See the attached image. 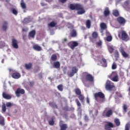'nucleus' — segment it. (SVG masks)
<instances>
[{
    "instance_id": "f704fd0d",
    "label": "nucleus",
    "mask_w": 130,
    "mask_h": 130,
    "mask_svg": "<svg viewBox=\"0 0 130 130\" xmlns=\"http://www.w3.org/2000/svg\"><path fill=\"white\" fill-rule=\"evenodd\" d=\"M92 37L94 39H96V38L98 37V34H97V32L94 31L92 33Z\"/></svg>"
},
{
    "instance_id": "dca6fc26",
    "label": "nucleus",
    "mask_w": 130,
    "mask_h": 130,
    "mask_svg": "<svg viewBox=\"0 0 130 130\" xmlns=\"http://www.w3.org/2000/svg\"><path fill=\"white\" fill-rule=\"evenodd\" d=\"M33 48L35 50H37V51H40L42 49L41 47L38 45H34Z\"/></svg>"
},
{
    "instance_id": "c756f323",
    "label": "nucleus",
    "mask_w": 130,
    "mask_h": 130,
    "mask_svg": "<svg viewBox=\"0 0 130 130\" xmlns=\"http://www.w3.org/2000/svg\"><path fill=\"white\" fill-rule=\"evenodd\" d=\"M111 115H112V110H109L106 113V116H107V117H109Z\"/></svg>"
},
{
    "instance_id": "f03ea898",
    "label": "nucleus",
    "mask_w": 130,
    "mask_h": 130,
    "mask_svg": "<svg viewBox=\"0 0 130 130\" xmlns=\"http://www.w3.org/2000/svg\"><path fill=\"white\" fill-rule=\"evenodd\" d=\"M98 52H94L93 54V55L95 57V58L93 57V58L96 60V61H99V62L98 63V64H101V63H102L101 60H102L104 63V64L103 65V67H107V61L105 59V58H103V56H98Z\"/></svg>"
},
{
    "instance_id": "a18cd8bd",
    "label": "nucleus",
    "mask_w": 130,
    "mask_h": 130,
    "mask_svg": "<svg viewBox=\"0 0 130 130\" xmlns=\"http://www.w3.org/2000/svg\"><path fill=\"white\" fill-rule=\"evenodd\" d=\"M6 106L7 107H12V106H13V104H12V103H6Z\"/></svg>"
},
{
    "instance_id": "5fc2aeb1",
    "label": "nucleus",
    "mask_w": 130,
    "mask_h": 130,
    "mask_svg": "<svg viewBox=\"0 0 130 130\" xmlns=\"http://www.w3.org/2000/svg\"><path fill=\"white\" fill-rule=\"evenodd\" d=\"M86 102L89 104L90 103V100H89V98L87 97L86 98Z\"/></svg>"
},
{
    "instance_id": "37998d69",
    "label": "nucleus",
    "mask_w": 130,
    "mask_h": 130,
    "mask_svg": "<svg viewBox=\"0 0 130 130\" xmlns=\"http://www.w3.org/2000/svg\"><path fill=\"white\" fill-rule=\"evenodd\" d=\"M2 110H3V111H4V112H6V111L7 110V108L6 107L5 104H3L2 105Z\"/></svg>"
},
{
    "instance_id": "4d7b16f0",
    "label": "nucleus",
    "mask_w": 130,
    "mask_h": 130,
    "mask_svg": "<svg viewBox=\"0 0 130 130\" xmlns=\"http://www.w3.org/2000/svg\"><path fill=\"white\" fill-rule=\"evenodd\" d=\"M121 0H116V5H117L119 2H120Z\"/></svg>"
},
{
    "instance_id": "7c9ffc66",
    "label": "nucleus",
    "mask_w": 130,
    "mask_h": 130,
    "mask_svg": "<svg viewBox=\"0 0 130 130\" xmlns=\"http://www.w3.org/2000/svg\"><path fill=\"white\" fill-rule=\"evenodd\" d=\"M31 19H30L29 18H25L23 21V24H27L28 23H29Z\"/></svg>"
},
{
    "instance_id": "5701e85b",
    "label": "nucleus",
    "mask_w": 130,
    "mask_h": 130,
    "mask_svg": "<svg viewBox=\"0 0 130 130\" xmlns=\"http://www.w3.org/2000/svg\"><path fill=\"white\" fill-rule=\"evenodd\" d=\"M61 121L60 122V130H67V127H68V126H67V124H63L62 125L60 124V123Z\"/></svg>"
},
{
    "instance_id": "f3484780",
    "label": "nucleus",
    "mask_w": 130,
    "mask_h": 130,
    "mask_svg": "<svg viewBox=\"0 0 130 130\" xmlns=\"http://www.w3.org/2000/svg\"><path fill=\"white\" fill-rule=\"evenodd\" d=\"M3 97L5 99L7 100L11 99V98H12V96L8 94L5 92H3Z\"/></svg>"
},
{
    "instance_id": "774afa93",
    "label": "nucleus",
    "mask_w": 130,
    "mask_h": 130,
    "mask_svg": "<svg viewBox=\"0 0 130 130\" xmlns=\"http://www.w3.org/2000/svg\"><path fill=\"white\" fill-rule=\"evenodd\" d=\"M118 37H119V38H120V34H119V35H118Z\"/></svg>"
},
{
    "instance_id": "bb28decb",
    "label": "nucleus",
    "mask_w": 130,
    "mask_h": 130,
    "mask_svg": "<svg viewBox=\"0 0 130 130\" xmlns=\"http://www.w3.org/2000/svg\"><path fill=\"white\" fill-rule=\"evenodd\" d=\"M20 6H21L22 9H23V10H24V9H26V4H25V3H24V0L21 1Z\"/></svg>"
},
{
    "instance_id": "39448f33",
    "label": "nucleus",
    "mask_w": 130,
    "mask_h": 130,
    "mask_svg": "<svg viewBox=\"0 0 130 130\" xmlns=\"http://www.w3.org/2000/svg\"><path fill=\"white\" fill-rule=\"evenodd\" d=\"M109 78L113 82H118L119 81L118 75L116 72H113L109 76Z\"/></svg>"
},
{
    "instance_id": "72a5a7b5",
    "label": "nucleus",
    "mask_w": 130,
    "mask_h": 130,
    "mask_svg": "<svg viewBox=\"0 0 130 130\" xmlns=\"http://www.w3.org/2000/svg\"><path fill=\"white\" fill-rule=\"evenodd\" d=\"M55 25H56V23L52 21L48 24V26L49 27H54Z\"/></svg>"
},
{
    "instance_id": "4be33fe9",
    "label": "nucleus",
    "mask_w": 130,
    "mask_h": 130,
    "mask_svg": "<svg viewBox=\"0 0 130 130\" xmlns=\"http://www.w3.org/2000/svg\"><path fill=\"white\" fill-rule=\"evenodd\" d=\"M53 67L55 68V69H58L60 67V63H59V62L56 61L53 63Z\"/></svg>"
},
{
    "instance_id": "cd10ccee",
    "label": "nucleus",
    "mask_w": 130,
    "mask_h": 130,
    "mask_svg": "<svg viewBox=\"0 0 130 130\" xmlns=\"http://www.w3.org/2000/svg\"><path fill=\"white\" fill-rule=\"evenodd\" d=\"M113 14L115 17H117L118 16H119V12H118V10H114L113 11Z\"/></svg>"
},
{
    "instance_id": "0e129e2a",
    "label": "nucleus",
    "mask_w": 130,
    "mask_h": 130,
    "mask_svg": "<svg viewBox=\"0 0 130 130\" xmlns=\"http://www.w3.org/2000/svg\"><path fill=\"white\" fill-rule=\"evenodd\" d=\"M97 114H98V111H96V114H95V115H97Z\"/></svg>"
},
{
    "instance_id": "c03bdc74",
    "label": "nucleus",
    "mask_w": 130,
    "mask_h": 130,
    "mask_svg": "<svg viewBox=\"0 0 130 130\" xmlns=\"http://www.w3.org/2000/svg\"><path fill=\"white\" fill-rule=\"evenodd\" d=\"M123 109L124 111V112H126V111H127V106H126V105H123Z\"/></svg>"
},
{
    "instance_id": "aec40b11",
    "label": "nucleus",
    "mask_w": 130,
    "mask_h": 130,
    "mask_svg": "<svg viewBox=\"0 0 130 130\" xmlns=\"http://www.w3.org/2000/svg\"><path fill=\"white\" fill-rule=\"evenodd\" d=\"M35 34H36V31H35V30H32L29 32L28 36L29 37H32V38H34V37H35Z\"/></svg>"
},
{
    "instance_id": "7ed1b4c3",
    "label": "nucleus",
    "mask_w": 130,
    "mask_h": 130,
    "mask_svg": "<svg viewBox=\"0 0 130 130\" xmlns=\"http://www.w3.org/2000/svg\"><path fill=\"white\" fill-rule=\"evenodd\" d=\"M9 74L12 75L13 79H19V78H21V74L13 69H9Z\"/></svg>"
},
{
    "instance_id": "6e6552de",
    "label": "nucleus",
    "mask_w": 130,
    "mask_h": 130,
    "mask_svg": "<svg viewBox=\"0 0 130 130\" xmlns=\"http://www.w3.org/2000/svg\"><path fill=\"white\" fill-rule=\"evenodd\" d=\"M69 46L71 48V49H74L75 47H76V46H78L79 45V43L77 42H70L68 44Z\"/></svg>"
},
{
    "instance_id": "680f3d73",
    "label": "nucleus",
    "mask_w": 130,
    "mask_h": 130,
    "mask_svg": "<svg viewBox=\"0 0 130 130\" xmlns=\"http://www.w3.org/2000/svg\"><path fill=\"white\" fill-rule=\"evenodd\" d=\"M63 72H64V74H66V73H67V68H64Z\"/></svg>"
},
{
    "instance_id": "de8ad7c7",
    "label": "nucleus",
    "mask_w": 130,
    "mask_h": 130,
    "mask_svg": "<svg viewBox=\"0 0 130 130\" xmlns=\"http://www.w3.org/2000/svg\"><path fill=\"white\" fill-rule=\"evenodd\" d=\"M58 89L59 91H62V85H59L57 86Z\"/></svg>"
},
{
    "instance_id": "c85d7f7f",
    "label": "nucleus",
    "mask_w": 130,
    "mask_h": 130,
    "mask_svg": "<svg viewBox=\"0 0 130 130\" xmlns=\"http://www.w3.org/2000/svg\"><path fill=\"white\" fill-rule=\"evenodd\" d=\"M86 26L87 28H88V29H90V28L91 27V21H90V20H87Z\"/></svg>"
},
{
    "instance_id": "58836bf2",
    "label": "nucleus",
    "mask_w": 130,
    "mask_h": 130,
    "mask_svg": "<svg viewBox=\"0 0 130 130\" xmlns=\"http://www.w3.org/2000/svg\"><path fill=\"white\" fill-rule=\"evenodd\" d=\"M75 93L77 95H81V90L80 89L77 88L75 90Z\"/></svg>"
},
{
    "instance_id": "4c0bfd02",
    "label": "nucleus",
    "mask_w": 130,
    "mask_h": 130,
    "mask_svg": "<svg viewBox=\"0 0 130 130\" xmlns=\"http://www.w3.org/2000/svg\"><path fill=\"white\" fill-rule=\"evenodd\" d=\"M96 45L97 47H99V46H101L102 45V41L100 40L98 42L96 43Z\"/></svg>"
},
{
    "instance_id": "f8f14e48",
    "label": "nucleus",
    "mask_w": 130,
    "mask_h": 130,
    "mask_svg": "<svg viewBox=\"0 0 130 130\" xmlns=\"http://www.w3.org/2000/svg\"><path fill=\"white\" fill-rule=\"evenodd\" d=\"M72 71V72L69 74V76H70V77H73L74 75H75V74H77V73H78V69L77 68V67H73Z\"/></svg>"
},
{
    "instance_id": "2eb2a0df",
    "label": "nucleus",
    "mask_w": 130,
    "mask_h": 130,
    "mask_svg": "<svg viewBox=\"0 0 130 130\" xmlns=\"http://www.w3.org/2000/svg\"><path fill=\"white\" fill-rule=\"evenodd\" d=\"M12 46L14 47V48H18L19 46H18V42L16 40H12Z\"/></svg>"
},
{
    "instance_id": "9b49d317",
    "label": "nucleus",
    "mask_w": 130,
    "mask_h": 130,
    "mask_svg": "<svg viewBox=\"0 0 130 130\" xmlns=\"http://www.w3.org/2000/svg\"><path fill=\"white\" fill-rule=\"evenodd\" d=\"M121 39L122 40H126L127 41L128 40L127 34L125 31H122L121 33Z\"/></svg>"
},
{
    "instance_id": "c9c22d12",
    "label": "nucleus",
    "mask_w": 130,
    "mask_h": 130,
    "mask_svg": "<svg viewBox=\"0 0 130 130\" xmlns=\"http://www.w3.org/2000/svg\"><path fill=\"white\" fill-rule=\"evenodd\" d=\"M84 95L80 94L79 96V99L81 102H84Z\"/></svg>"
},
{
    "instance_id": "79ce46f5",
    "label": "nucleus",
    "mask_w": 130,
    "mask_h": 130,
    "mask_svg": "<svg viewBox=\"0 0 130 130\" xmlns=\"http://www.w3.org/2000/svg\"><path fill=\"white\" fill-rule=\"evenodd\" d=\"M129 127H130L129 123L126 124L125 127V130H129Z\"/></svg>"
},
{
    "instance_id": "393cba45",
    "label": "nucleus",
    "mask_w": 130,
    "mask_h": 130,
    "mask_svg": "<svg viewBox=\"0 0 130 130\" xmlns=\"http://www.w3.org/2000/svg\"><path fill=\"white\" fill-rule=\"evenodd\" d=\"M0 124L1 125H5V118L2 116H0Z\"/></svg>"
},
{
    "instance_id": "a878e982",
    "label": "nucleus",
    "mask_w": 130,
    "mask_h": 130,
    "mask_svg": "<svg viewBox=\"0 0 130 130\" xmlns=\"http://www.w3.org/2000/svg\"><path fill=\"white\" fill-rule=\"evenodd\" d=\"M7 29H8V22H4L3 26V30H4V31H6Z\"/></svg>"
},
{
    "instance_id": "338daca9",
    "label": "nucleus",
    "mask_w": 130,
    "mask_h": 130,
    "mask_svg": "<svg viewBox=\"0 0 130 130\" xmlns=\"http://www.w3.org/2000/svg\"><path fill=\"white\" fill-rule=\"evenodd\" d=\"M4 59H3V60H2V63H4Z\"/></svg>"
},
{
    "instance_id": "a19ab883",
    "label": "nucleus",
    "mask_w": 130,
    "mask_h": 130,
    "mask_svg": "<svg viewBox=\"0 0 130 130\" xmlns=\"http://www.w3.org/2000/svg\"><path fill=\"white\" fill-rule=\"evenodd\" d=\"M4 46H6V43H5V42H0V48H3Z\"/></svg>"
},
{
    "instance_id": "ea45409f",
    "label": "nucleus",
    "mask_w": 130,
    "mask_h": 130,
    "mask_svg": "<svg viewBox=\"0 0 130 130\" xmlns=\"http://www.w3.org/2000/svg\"><path fill=\"white\" fill-rule=\"evenodd\" d=\"M57 58V57L56 56V55H55V54H53L51 56L52 60H56Z\"/></svg>"
},
{
    "instance_id": "0eeeda50",
    "label": "nucleus",
    "mask_w": 130,
    "mask_h": 130,
    "mask_svg": "<svg viewBox=\"0 0 130 130\" xmlns=\"http://www.w3.org/2000/svg\"><path fill=\"white\" fill-rule=\"evenodd\" d=\"M104 94L101 92H99L94 94V98L96 101H99V98L101 99H104Z\"/></svg>"
},
{
    "instance_id": "052dcab7",
    "label": "nucleus",
    "mask_w": 130,
    "mask_h": 130,
    "mask_svg": "<svg viewBox=\"0 0 130 130\" xmlns=\"http://www.w3.org/2000/svg\"><path fill=\"white\" fill-rule=\"evenodd\" d=\"M85 120H88V117L87 116V115L85 116Z\"/></svg>"
},
{
    "instance_id": "423d86ee",
    "label": "nucleus",
    "mask_w": 130,
    "mask_h": 130,
    "mask_svg": "<svg viewBox=\"0 0 130 130\" xmlns=\"http://www.w3.org/2000/svg\"><path fill=\"white\" fill-rule=\"evenodd\" d=\"M113 88H114V84H113V83L109 80H107L106 83V90L110 91Z\"/></svg>"
},
{
    "instance_id": "6ab92c4d",
    "label": "nucleus",
    "mask_w": 130,
    "mask_h": 130,
    "mask_svg": "<svg viewBox=\"0 0 130 130\" xmlns=\"http://www.w3.org/2000/svg\"><path fill=\"white\" fill-rule=\"evenodd\" d=\"M108 49L110 53H112L113 51H114V48H113V46L111 45L108 46Z\"/></svg>"
},
{
    "instance_id": "9d476101",
    "label": "nucleus",
    "mask_w": 130,
    "mask_h": 130,
    "mask_svg": "<svg viewBox=\"0 0 130 130\" xmlns=\"http://www.w3.org/2000/svg\"><path fill=\"white\" fill-rule=\"evenodd\" d=\"M17 97H20V94H25V90L23 89L18 88L15 91Z\"/></svg>"
},
{
    "instance_id": "ddd939ff",
    "label": "nucleus",
    "mask_w": 130,
    "mask_h": 130,
    "mask_svg": "<svg viewBox=\"0 0 130 130\" xmlns=\"http://www.w3.org/2000/svg\"><path fill=\"white\" fill-rule=\"evenodd\" d=\"M111 127H113V124L110 122L106 124L105 126V128L106 130H111Z\"/></svg>"
},
{
    "instance_id": "603ef678",
    "label": "nucleus",
    "mask_w": 130,
    "mask_h": 130,
    "mask_svg": "<svg viewBox=\"0 0 130 130\" xmlns=\"http://www.w3.org/2000/svg\"><path fill=\"white\" fill-rule=\"evenodd\" d=\"M76 102L78 106H81V103H80V102L78 100H76Z\"/></svg>"
},
{
    "instance_id": "bf43d9fd",
    "label": "nucleus",
    "mask_w": 130,
    "mask_h": 130,
    "mask_svg": "<svg viewBox=\"0 0 130 130\" xmlns=\"http://www.w3.org/2000/svg\"><path fill=\"white\" fill-rule=\"evenodd\" d=\"M59 1L60 2H61V3H64L65 2H67V0H59Z\"/></svg>"
},
{
    "instance_id": "69168bd1",
    "label": "nucleus",
    "mask_w": 130,
    "mask_h": 130,
    "mask_svg": "<svg viewBox=\"0 0 130 130\" xmlns=\"http://www.w3.org/2000/svg\"><path fill=\"white\" fill-rule=\"evenodd\" d=\"M41 5L42 6H45V5L44 3H41Z\"/></svg>"
},
{
    "instance_id": "09e8293b",
    "label": "nucleus",
    "mask_w": 130,
    "mask_h": 130,
    "mask_svg": "<svg viewBox=\"0 0 130 130\" xmlns=\"http://www.w3.org/2000/svg\"><path fill=\"white\" fill-rule=\"evenodd\" d=\"M116 68H117L116 64H115V63H113V64L112 66V70H115Z\"/></svg>"
},
{
    "instance_id": "864d4df0",
    "label": "nucleus",
    "mask_w": 130,
    "mask_h": 130,
    "mask_svg": "<svg viewBox=\"0 0 130 130\" xmlns=\"http://www.w3.org/2000/svg\"><path fill=\"white\" fill-rule=\"evenodd\" d=\"M106 36H111V35H110V33L109 32V31H106Z\"/></svg>"
},
{
    "instance_id": "e2e57ef3",
    "label": "nucleus",
    "mask_w": 130,
    "mask_h": 130,
    "mask_svg": "<svg viewBox=\"0 0 130 130\" xmlns=\"http://www.w3.org/2000/svg\"><path fill=\"white\" fill-rule=\"evenodd\" d=\"M46 2H48V3H50V2H52V0H45Z\"/></svg>"
},
{
    "instance_id": "13d9d810",
    "label": "nucleus",
    "mask_w": 130,
    "mask_h": 130,
    "mask_svg": "<svg viewBox=\"0 0 130 130\" xmlns=\"http://www.w3.org/2000/svg\"><path fill=\"white\" fill-rule=\"evenodd\" d=\"M22 31H25L26 32H27V31H28V28H23L22 29Z\"/></svg>"
},
{
    "instance_id": "3c124183",
    "label": "nucleus",
    "mask_w": 130,
    "mask_h": 130,
    "mask_svg": "<svg viewBox=\"0 0 130 130\" xmlns=\"http://www.w3.org/2000/svg\"><path fill=\"white\" fill-rule=\"evenodd\" d=\"M49 123L50 125H53V124H54V121H53V120H50L49 121Z\"/></svg>"
},
{
    "instance_id": "f257e3e1",
    "label": "nucleus",
    "mask_w": 130,
    "mask_h": 130,
    "mask_svg": "<svg viewBox=\"0 0 130 130\" xmlns=\"http://www.w3.org/2000/svg\"><path fill=\"white\" fill-rule=\"evenodd\" d=\"M70 9L71 10H76L78 11L77 12L78 15H83L85 12L84 8H83V6L79 4H71L70 5Z\"/></svg>"
},
{
    "instance_id": "412c9836",
    "label": "nucleus",
    "mask_w": 130,
    "mask_h": 130,
    "mask_svg": "<svg viewBox=\"0 0 130 130\" xmlns=\"http://www.w3.org/2000/svg\"><path fill=\"white\" fill-rule=\"evenodd\" d=\"M100 26L102 29V30L101 31V33H103V31H102V30H105V29H106L107 28L106 24L105 23H102Z\"/></svg>"
},
{
    "instance_id": "6e6d98bb",
    "label": "nucleus",
    "mask_w": 130,
    "mask_h": 130,
    "mask_svg": "<svg viewBox=\"0 0 130 130\" xmlns=\"http://www.w3.org/2000/svg\"><path fill=\"white\" fill-rule=\"evenodd\" d=\"M67 41H68V40L67 39H64L62 42L63 43H64L65 42H67Z\"/></svg>"
},
{
    "instance_id": "8fccbe9b",
    "label": "nucleus",
    "mask_w": 130,
    "mask_h": 130,
    "mask_svg": "<svg viewBox=\"0 0 130 130\" xmlns=\"http://www.w3.org/2000/svg\"><path fill=\"white\" fill-rule=\"evenodd\" d=\"M12 13L14 15H17L18 14V11L16 9H12Z\"/></svg>"
},
{
    "instance_id": "4468645a",
    "label": "nucleus",
    "mask_w": 130,
    "mask_h": 130,
    "mask_svg": "<svg viewBox=\"0 0 130 130\" xmlns=\"http://www.w3.org/2000/svg\"><path fill=\"white\" fill-rule=\"evenodd\" d=\"M117 21L121 25H124V24H125V19L122 17L118 18Z\"/></svg>"
},
{
    "instance_id": "a211bd4d",
    "label": "nucleus",
    "mask_w": 130,
    "mask_h": 130,
    "mask_svg": "<svg viewBox=\"0 0 130 130\" xmlns=\"http://www.w3.org/2000/svg\"><path fill=\"white\" fill-rule=\"evenodd\" d=\"M77 35V30L73 29L71 32V36L72 37H76Z\"/></svg>"
},
{
    "instance_id": "2f4dec72",
    "label": "nucleus",
    "mask_w": 130,
    "mask_h": 130,
    "mask_svg": "<svg viewBox=\"0 0 130 130\" xmlns=\"http://www.w3.org/2000/svg\"><path fill=\"white\" fill-rule=\"evenodd\" d=\"M25 68L26 70H30V69L32 68V64L31 63H29L28 64H26Z\"/></svg>"
},
{
    "instance_id": "20e7f679",
    "label": "nucleus",
    "mask_w": 130,
    "mask_h": 130,
    "mask_svg": "<svg viewBox=\"0 0 130 130\" xmlns=\"http://www.w3.org/2000/svg\"><path fill=\"white\" fill-rule=\"evenodd\" d=\"M83 75L85 76V78L82 79V82L84 84L86 82H93V77L91 75L88 74L87 73H84Z\"/></svg>"
},
{
    "instance_id": "b1692460",
    "label": "nucleus",
    "mask_w": 130,
    "mask_h": 130,
    "mask_svg": "<svg viewBox=\"0 0 130 130\" xmlns=\"http://www.w3.org/2000/svg\"><path fill=\"white\" fill-rule=\"evenodd\" d=\"M109 14H110V11H109V9L108 8H106L104 11L105 17H107V16H108Z\"/></svg>"
},
{
    "instance_id": "473e14b6",
    "label": "nucleus",
    "mask_w": 130,
    "mask_h": 130,
    "mask_svg": "<svg viewBox=\"0 0 130 130\" xmlns=\"http://www.w3.org/2000/svg\"><path fill=\"white\" fill-rule=\"evenodd\" d=\"M114 121L117 126H119V125H120V121H119V119L116 118Z\"/></svg>"
},
{
    "instance_id": "49530a36",
    "label": "nucleus",
    "mask_w": 130,
    "mask_h": 130,
    "mask_svg": "<svg viewBox=\"0 0 130 130\" xmlns=\"http://www.w3.org/2000/svg\"><path fill=\"white\" fill-rule=\"evenodd\" d=\"M119 56V53H118V51H115V57H118Z\"/></svg>"
},
{
    "instance_id": "e433bc0d",
    "label": "nucleus",
    "mask_w": 130,
    "mask_h": 130,
    "mask_svg": "<svg viewBox=\"0 0 130 130\" xmlns=\"http://www.w3.org/2000/svg\"><path fill=\"white\" fill-rule=\"evenodd\" d=\"M107 41H108L109 42H110L112 40V37L111 36H108L107 37Z\"/></svg>"
},
{
    "instance_id": "1a4fd4ad",
    "label": "nucleus",
    "mask_w": 130,
    "mask_h": 130,
    "mask_svg": "<svg viewBox=\"0 0 130 130\" xmlns=\"http://www.w3.org/2000/svg\"><path fill=\"white\" fill-rule=\"evenodd\" d=\"M119 51L121 53L122 56L124 57V58H126V57H128V54L126 53V52L124 51V49L122 47H120L119 48Z\"/></svg>"
}]
</instances>
